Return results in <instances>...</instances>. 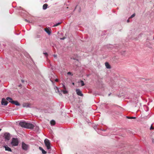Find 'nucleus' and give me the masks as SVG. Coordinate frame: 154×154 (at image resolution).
Returning <instances> with one entry per match:
<instances>
[{
  "mask_svg": "<svg viewBox=\"0 0 154 154\" xmlns=\"http://www.w3.org/2000/svg\"><path fill=\"white\" fill-rule=\"evenodd\" d=\"M61 23L60 22V23H56L55 24H54L53 26V27H55V26H56L58 25H59Z\"/></svg>",
  "mask_w": 154,
  "mask_h": 154,
  "instance_id": "17",
  "label": "nucleus"
},
{
  "mask_svg": "<svg viewBox=\"0 0 154 154\" xmlns=\"http://www.w3.org/2000/svg\"><path fill=\"white\" fill-rule=\"evenodd\" d=\"M135 15V14H132L131 16V17H130L129 18H133V17H134Z\"/></svg>",
  "mask_w": 154,
  "mask_h": 154,
  "instance_id": "21",
  "label": "nucleus"
},
{
  "mask_svg": "<svg viewBox=\"0 0 154 154\" xmlns=\"http://www.w3.org/2000/svg\"><path fill=\"white\" fill-rule=\"evenodd\" d=\"M126 118L129 119H136V117H129L128 116H127L126 117Z\"/></svg>",
  "mask_w": 154,
  "mask_h": 154,
  "instance_id": "15",
  "label": "nucleus"
},
{
  "mask_svg": "<svg viewBox=\"0 0 154 154\" xmlns=\"http://www.w3.org/2000/svg\"><path fill=\"white\" fill-rule=\"evenodd\" d=\"M39 149L42 151V153L43 154H46L47 152L45 151L42 147H39Z\"/></svg>",
  "mask_w": 154,
  "mask_h": 154,
  "instance_id": "10",
  "label": "nucleus"
},
{
  "mask_svg": "<svg viewBox=\"0 0 154 154\" xmlns=\"http://www.w3.org/2000/svg\"><path fill=\"white\" fill-rule=\"evenodd\" d=\"M65 38L64 37H63V38H60V39L62 40H63Z\"/></svg>",
  "mask_w": 154,
  "mask_h": 154,
  "instance_id": "27",
  "label": "nucleus"
},
{
  "mask_svg": "<svg viewBox=\"0 0 154 154\" xmlns=\"http://www.w3.org/2000/svg\"><path fill=\"white\" fill-rule=\"evenodd\" d=\"M48 6V5L47 4H44L43 5V9L44 10H46L47 9Z\"/></svg>",
  "mask_w": 154,
  "mask_h": 154,
  "instance_id": "13",
  "label": "nucleus"
},
{
  "mask_svg": "<svg viewBox=\"0 0 154 154\" xmlns=\"http://www.w3.org/2000/svg\"><path fill=\"white\" fill-rule=\"evenodd\" d=\"M111 94V93H110V94H109V96H110V95Z\"/></svg>",
  "mask_w": 154,
  "mask_h": 154,
  "instance_id": "32",
  "label": "nucleus"
},
{
  "mask_svg": "<svg viewBox=\"0 0 154 154\" xmlns=\"http://www.w3.org/2000/svg\"><path fill=\"white\" fill-rule=\"evenodd\" d=\"M150 129V130H152V129H154V128L151 125V126Z\"/></svg>",
  "mask_w": 154,
  "mask_h": 154,
  "instance_id": "24",
  "label": "nucleus"
},
{
  "mask_svg": "<svg viewBox=\"0 0 154 154\" xmlns=\"http://www.w3.org/2000/svg\"><path fill=\"white\" fill-rule=\"evenodd\" d=\"M62 85L63 86L62 87L63 88L65 89H66V88L64 85L63 84H62Z\"/></svg>",
  "mask_w": 154,
  "mask_h": 154,
  "instance_id": "22",
  "label": "nucleus"
},
{
  "mask_svg": "<svg viewBox=\"0 0 154 154\" xmlns=\"http://www.w3.org/2000/svg\"><path fill=\"white\" fill-rule=\"evenodd\" d=\"M25 20L26 21H27V22H28V21L26 19H25Z\"/></svg>",
  "mask_w": 154,
  "mask_h": 154,
  "instance_id": "30",
  "label": "nucleus"
},
{
  "mask_svg": "<svg viewBox=\"0 0 154 154\" xmlns=\"http://www.w3.org/2000/svg\"><path fill=\"white\" fill-rule=\"evenodd\" d=\"M4 147L5 149V150L6 151H7L10 152L12 151L11 149L7 146H5Z\"/></svg>",
  "mask_w": 154,
  "mask_h": 154,
  "instance_id": "9",
  "label": "nucleus"
},
{
  "mask_svg": "<svg viewBox=\"0 0 154 154\" xmlns=\"http://www.w3.org/2000/svg\"><path fill=\"white\" fill-rule=\"evenodd\" d=\"M44 143L47 149L48 150L51 149V146L50 141L48 139H46L44 140Z\"/></svg>",
  "mask_w": 154,
  "mask_h": 154,
  "instance_id": "3",
  "label": "nucleus"
},
{
  "mask_svg": "<svg viewBox=\"0 0 154 154\" xmlns=\"http://www.w3.org/2000/svg\"><path fill=\"white\" fill-rule=\"evenodd\" d=\"M19 125L22 127L29 129H32L34 127V125L25 121L20 122L19 123Z\"/></svg>",
  "mask_w": 154,
  "mask_h": 154,
  "instance_id": "1",
  "label": "nucleus"
},
{
  "mask_svg": "<svg viewBox=\"0 0 154 154\" xmlns=\"http://www.w3.org/2000/svg\"><path fill=\"white\" fill-rule=\"evenodd\" d=\"M50 123H51V125H54L55 124V121L53 120L51 121Z\"/></svg>",
  "mask_w": 154,
  "mask_h": 154,
  "instance_id": "14",
  "label": "nucleus"
},
{
  "mask_svg": "<svg viewBox=\"0 0 154 154\" xmlns=\"http://www.w3.org/2000/svg\"><path fill=\"white\" fill-rule=\"evenodd\" d=\"M105 65L106 68L107 69H110L111 68L109 64V63L107 62H106L105 63Z\"/></svg>",
  "mask_w": 154,
  "mask_h": 154,
  "instance_id": "11",
  "label": "nucleus"
},
{
  "mask_svg": "<svg viewBox=\"0 0 154 154\" xmlns=\"http://www.w3.org/2000/svg\"><path fill=\"white\" fill-rule=\"evenodd\" d=\"M124 52H123V53H122V55L124 54Z\"/></svg>",
  "mask_w": 154,
  "mask_h": 154,
  "instance_id": "31",
  "label": "nucleus"
},
{
  "mask_svg": "<svg viewBox=\"0 0 154 154\" xmlns=\"http://www.w3.org/2000/svg\"><path fill=\"white\" fill-rule=\"evenodd\" d=\"M4 137L5 140H9L10 138V136L9 133H6L4 134Z\"/></svg>",
  "mask_w": 154,
  "mask_h": 154,
  "instance_id": "6",
  "label": "nucleus"
},
{
  "mask_svg": "<svg viewBox=\"0 0 154 154\" xmlns=\"http://www.w3.org/2000/svg\"><path fill=\"white\" fill-rule=\"evenodd\" d=\"M8 103L6 100L4 98H3L2 100L1 104L2 105L6 106Z\"/></svg>",
  "mask_w": 154,
  "mask_h": 154,
  "instance_id": "5",
  "label": "nucleus"
},
{
  "mask_svg": "<svg viewBox=\"0 0 154 154\" xmlns=\"http://www.w3.org/2000/svg\"><path fill=\"white\" fill-rule=\"evenodd\" d=\"M53 56L55 58H57V55H55V54H54V55H53Z\"/></svg>",
  "mask_w": 154,
  "mask_h": 154,
  "instance_id": "25",
  "label": "nucleus"
},
{
  "mask_svg": "<svg viewBox=\"0 0 154 154\" xmlns=\"http://www.w3.org/2000/svg\"><path fill=\"white\" fill-rule=\"evenodd\" d=\"M103 130V131H105V130Z\"/></svg>",
  "mask_w": 154,
  "mask_h": 154,
  "instance_id": "36",
  "label": "nucleus"
},
{
  "mask_svg": "<svg viewBox=\"0 0 154 154\" xmlns=\"http://www.w3.org/2000/svg\"><path fill=\"white\" fill-rule=\"evenodd\" d=\"M2 129H0V131H1Z\"/></svg>",
  "mask_w": 154,
  "mask_h": 154,
  "instance_id": "35",
  "label": "nucleus"
},
{
  "mask_svg": "<svg viewBox=\"0 0 154 154\" xmlns=\"http://www.w3.org/2000/svg\"><path fill=\"white\" fill-rule=\"evenodd\" d=\"M67 74L68 75H70L71 76L73 75V74L72 73L70 72H68L67 73Z\"/></svg>",
  "mask_w": 154,
  "mask_h": 154,
  "instance_id": "20",
  "label": "nucleus"
},
{
  "mask_svg": "<svg viewBox=\"0 0 154 154\" xmlns=\"http://www.w3.org/2000/svg\"><path fill=\"white\" fill-rule=\"evenodd\" d=\"M43 54L45 55V56L47 57L48 56V54L47 53L45 52H44Z\"/></svg>",
  "mask_w": 154,
  "mask_h": 154,
  "instance_id": "23",
  "label": "nucleus"
},
{
  "mask_svg": "<svg viewBox=\"0 0 154 154\" xmlns=\"http://www.w3.org/2000/svg\"><path fill=\"white\" fill-rule=\"evenodd\" d=\"M80 82L81 83V86H82L85 85V84L83 81L81 80Z\"/></svg>",
  "mask_w": 154,
  "mask_h": 154,
  "instance_id": "18",
  "label": "nucleus"
},
{
  "mask_svg": "<svg viewBox=\"0 0 154 154\" xmlns=\"http://www.w3.org/2000/svg\"><path fill=\"white\" fill-rule=\"evenodd\" d=\"M7 100L9 101V102L11 103V102L13 101L14 100H13V99L12 98L8 97L6 98Z\"/></svg>",
  "mask_w": 154,
  "mask_h": 154,
  "instance_id": "12",
  "label": "nucleus"
},
{
  "mask_svg": "<svg viewBox=\"0 0 154 154\" xmlns=\"http://www.w3.org/2000/svg\"><path fill=\"white\" fill-rule=\"evenodd\" d=\"M22 147L23 149L26 150L28 148L29 146L28 145L25 144L23 142L22 144Z\"/></svg>",
  "mask_w": 154,
  "mask_h": 154,
  "instance_id": "4",
  "label": "nucleus"
},
{
  "mask_svg": "<svg viewBox=\"0 0 154 154\" xmlns=\"http://www.w3.org/2000/svg\"><path fill=\"white\" fill-rule=\"evenodd\" d=\"M21 81H22V82L23 83V82H24V80H21Z\"/></svg>",
  "mask_w": 154,
  "mask_h": 154,
  "instance_id": "28",
  "label": "nucleus"
},
{
  "mask_svg": "<svg viewBox=\"0 0 154 154\" xmlns=\"http://www.w3.org/2000/svg\"><path fill=\"white\" fill-rule=\"evenodd\" d=\"M11 103L17 106H19L20 105V104L17 101L14 100L13 101L11 102Z\"/></svg>",
  "mask_w": 154,
  "mask_h": 154,
  "instance_id": "8",
  "label": "nucleus"
},
{
  "mask_svg": "<svg viewBox=\"0 0 154 154\" xmlns=\"http://www.w3.org/2000/svg\"><path fill=\"white\" fill-rule=\"evenodd\" d=\"M77 94L79 96H83V94L82 93V91L80 90V89H78L76 90Z\"/></svg>",
  "mask_w": 154,
  "mask_h": 154,
  "instance_id": "7",
  "label": "nucleus"
},
{
  "mask_svg": "<svg viewBox=\"0 0 154 154\" xmlns=\"http://www.w3.org/2000/svg\"><path fill=\"white\" fill-rule=\"evenodd\" d=\"M19 143V141L17 138H13L11 142V144L14 146H17Z\"/></svg>",
  "mask_w": 154,
  "mask_h": 154,
  "instance_id": "2",
  "label": "nucleus"
},
{
  "mask_svg": "<svg viewBox=\"0 0 154 154\" xmlns=\"http://www.w3.org/2000/svg\"><path fill=\"white\" fill-rule=\"evenodd\" d=\"M56 88H57V90H58V88L57 87H56Z\"/></svg>",
  "mask_w": 154,
  "mask_h": 154,
  "instance_id": "33",
  "label": "nucleus"
},
{
  "mask_svg": "<svg viewBox=\"0 0 154 154\" xmlns=\"http://www.w3.org/2000/svg\"><path fill=\"white\" fill-rule=\"evenodd\" d=\"M62 91L63 92L64 94H66L68 93V91L66 90H62Z\"/></svg>",
  "mask_w": 154,
  "mask_h": 154,
  "instance_id": "19",
  "label": "nucleus"
},
{
  "mask_svg": "<svg viewBox=\"0 0 154 154\" xmlns=\"http://www.w3.org/2000/svg\"><path fill=\"white\" fill-rule=\"evenodd\" d=\"M45 32L47 33H48L49 35H50L51 33V32H50V31L48 29H45Z\"/></svg>",
  "mask_w": 154,
  "mask_h": 154,
  "instance_id": "16",
  "label": "nucleus"
},
{
  "mask_svg": "<svg viewBox=\"0 0 154 154\" xmlns=\"http://www.w3.org/2000/svg\"><path fill=\"white\" fill-rule=\"evenodd\" d=\"M153 39H154V37L153 38Z\"/></svg>",
  "mask_w": 154,
  "mask_h": 154,
  "instance_id": "37",
  "label": "nucleus"
},
{
  "mask_svg": "<svg viewBox=\"0 0 154 154\" xmlns=\"http://www.w3.org/2000/svg\"><path fill=\"white\" fill-rule=\"evenodd\" d=\"M55 81L56 82H58V79H56L55 80Z\"/></svg>",
  "mask_w": 154,
  "mask_h": 154,
  "instance_id": "26",
  "label": "nucleus"
},
{
  "mask_svg": "<svg viewBox=\"0 0 154 154\" xmlns=\"http://www.w3.org/2000/svg\"><path fill=\"white\" fill-rule=\"evenodd\" d=\"M72 84V85H74V83H73Z\"/></svg>",
  "mask_w": 154,
  "mask_h": 154,
  "instance_id": "34",
  "label": "nucleus"
},
{
  "mask_svg": "<svg viewBox=\"0 0 154 154\" xmlns=\"http://www.w3.org/2000/svg\"><path fill=\"white\" fill-rule=\"evenodd\" d=\"M127 22H129V19L128 20Z\"/></svg>",
  "mask_w": 154,
  "mask_h": 154,
  "instance_id": "29",
  "label": "nucleus"
}]
</instances>
